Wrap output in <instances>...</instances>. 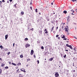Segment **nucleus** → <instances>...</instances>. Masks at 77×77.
<instances>
[{
  "instance_id": "393cba45",
  "label": "nucleus",
  "mask_w": 77,
  "mask_h": 77,
  "mask_svg": "<svg viewBox=\"0 0 77 77\" xmlns=\"http://www.w3.org/2000/svg\"><path fill=\"white\" fill-rule=\"evenodd\" d=\"M66 54H65L64 56H63V57H64V58H65V57H66Z\"/></svg>"
},
{
  "instance_id": "ddd939ff",
  "label": "nucleus",
  "mask_w": 77,
  "mask_h": 77,
  "mask_svg": "<svg viewBox=\"0 0 77 77\" xmlns=\"http://www.w3.org/2000/svg\"><path fill=\"white\" fill-rule=\"evenodd\" d=\"M20 57L21 58H23V55H21L20 56Z\"/></svg>"
},
{
  "instance_id": "412c9836",
  "label": "nucleus",
  "mask_w": 77,
  "mask_h": 77,
  "mask_svg": "<svg viewBox=\"0 0 77 77\" xmlns=\"http://www.w3.org/2000/svg\"><path fill=\"white\" fill-rule=\"evenodd\" d=\"M38 11V9H35V12H36V13H37V12H38V11Z\"/></svg>"
},
{
  "instance_id": "dca6fc26",
  "label": "nucleus",
  "mask_w": 77,
  "mask_h": 77,
  "mask_svg": "<svg viewBox=\"0 0 77 77\" xmlns=\"http://www.w3.org/2000/svg\"><path fill=\"white\" fill-rule=\"evenodd\" d=\"M5 65V64H3V63H2L1 65V66L2 67L3 66H4Z\"/></svg>"
},
{
  "instance_id": "8fccbe9b",
  "label": "nucleus",
  "mask_w": 77,
  "mask_h": 77,
  "mask_svg": "<svg viewBox=\"0 0 77 77\" xmlns=\"http://www.w3.org/2000/svg\"><path fill=\"white\" fill-rule=\"evenodd\" d=\"M12 1V0H10V2H11Z\"/></svg>"
},
{
  "instance_id": "2eb2a0df",
  "label": "nucleus",
  "mask_w": 77,
  "mask_h": 77,
  "mask_svg": "<svg viewBox=\"0 0 77 77\" xmlns=\"http://www.w3.org/2000/svg\"><path fill=\"white\" fill-rule=\"evenodd\" d=\"M27 40H28V38H26L25 39V41H27Z\"/></svg>"
},
{
  "instance_id": "c756f323",
  "label": "nucleus",
  "mask_w": 77,
  "mask_h": 77,
  "mask_svg": "<svg viewBox=\"0 0 77 77\" xmlns=\"http://www.w3.org/2000/svg\"><path fill=\"white\" fill-rule=\"evenodd\" d=\"M74 38H75V39H77V38H76L75 37V36H73Z\"/></svg>"
},
{
  "instance_id": "cd10ccee",
  "label": "nucleus",
  "mask_w": 77,
  "mask_h": 77,
  "mask_svg": "<svg viewBox=\"0 0 77 77\" xmlns=\"http://www.w3.org/2000/svg\"><path fill=\"white\" fill-rule=\"evenodd\" d=\"M41 49H44V47H43V46H42V47H41Z\"/></svg>"
},
{
  "instance_id": "a19ab883",
  "label": "nucleus",
  "mask_w": 77,
  "mask_h": 77,
  "mask_svg": "<svg viewBox=\"0 0 77 77\" xmlns=\"http://www.w3.org/2000/svg\"><path fill=\"white\" fill-rule=\"evenodd\" d=\"M34 58H36V56H35V55H34Z\"/></svg>"
},
{
  "instance_id": "0eeeda50",
  "label": "nucleus",
  "mask_w": 77,
  "mask_h": 77,
  "mask_svg": "<svg viewBox=\"0 0 77 77\" xmlns=\"http://www.w3.org/2000/svg\"><path fill=\"white\" fill-rule=\"evenodd\" d=\"M8 35H5V39L6 40L7 39V38H8Z\"/></svg>"
},
{
  "instance_id": "aec40b11",
  "label": "nucleus",
  "mask_w": 77,
  "mask_h": 77,
  "mask_svg": "<svg viewBox=\"0 0 77 77\" xmlns=\"http://www.w3.org/2000/svg\"><path fill=\"white\" fill-rule=\"evenodd\" d=\"M18 66H20V65H21V63H19L18 64Z\"/></svg>"
},
{
  "instance_id": "de8ad7c7",
  "label": "nucleus",
  "mask_w": 77,
  "mask_h": 77,
  "mask_svg": "<svg viewBox=\"0 0 77 77\" xmlns=\"http://www.w3.org/2000/svg\"><path fill=\"white\" fill-rule=\"evenodd\" d=\"M51 5H53V3L52 2V3H51Z\"/></svg>"
},
{
  "instance_id": "72a5a7b5",
  "label": "nucleus",
  "mask_w": 77,
  "mask_h": 77,
  "mask_svg": "<svg viewBox=\"0 0 77 77\" xmlns=\"http://www.w3.org/2000/svg\"><path fill=\"white\" fill-rule=\"evenodd\" d=\"M5 51H8V49H5Z\"/></svg>"
},
{
  "instance_id": "37998d69",
  "label": "nucleus",
  "mask_w": 77,
  "mask_h": 77,
  "mask_svg": "<svg viewBox=\"0 0 77 77\" xmlns=\"http://www.w3.org/2000/svg\"><path fill=\"white\" fill-rule=\"evenodd\" d=\"M30 5H32V2H31L30 3Z\"/></svg>"
},
{
  "instance_id": "f704fd0d",
  "label": "nucleus",
  "mask_w": 77,
  "mask_h": 77,
  "mask_svg": "<svg viewBox=\"0 0 77 77\" xmlns=\"http://www.w3.org/2000/svg\"><path fill=\"white\" fill-rule=\"evenodd\" d=\"M45 33H48V32L47 31H46L45 32Z\"/></svg>"
},
{
  "instance_id": "09e8293b",
  "label": "nucleus",
  "mask_w": 77,
  "mask_h": 77,
  "mask_svg": "<svg viewBox=\"0 0 77 77\" xmlns=\"http://www.w3.org/2000/svg\"><path fill=\"white\" fill-rule=\"evenodd\" d=\"M11 61H10V62H9V63L10 65H11Z\"/></svg>"
},
{
  "instance_id": "c85d7f7f",
  "label": "nucleus",
  "mask_w": 77,
  "mask_h": 77,
  "mask_svg": "<svg viewBox=\"0 0 77 77\" xmlns=\"http://www.w3.org/2000/svg\"><path fill=\"white\" fill-rule=\"evenodd\" d=\"M27 60L29 61V60H30V59L29 58H28L27 59Z\"/></svg>"
},
{
  "instance_id": "680f3d73",
  "label": "nucleus",
  "mask_w": 77,
  "mask_h": 77,
  "mask_svg": "<svg viewBox=\"0 0 77 77\" xmlns=\"http://www.w3.org/2000/svg\"><path fill=\"white\" fill-rule=\"evenodd\" d=\"M53 29H51V32H53Z\"/></svg>"
},
{
  "instance_id": "f8f14e48",
  "label": "nucleus",
  "mask_w": 77,
  "mask_h": 77,
  "mask_svg": "<svg viewBox=\"0 0 77 77\" xmlns=\"http://www.w3.org/2000/svg\"><path fill=\"white\" fill-rule=\"evenodd\" d=\"M70 46V45H68V44H66V46H67V47H69Z\"/></svg>"
},
{
  "instance_id": "bf43d9fd",
  "label": "nucleus",
  "mask_w": 77,
  "mask_h": 77,
  "mask_svg": "<svg viewBox=\"0 0 77 77\" xmlns=\"http://www.w3.org/2000/svg\"><path fill=\"white\" fill-rule=\"evenodd\" d=\"M57 29H58V27H57V29H56L57 30Z\"/></svg>"
},
{
  "instance_id": "f3484780",
  "label": "nucleus",
  "mask_w": 77,
  "mask_h": 77,
  "mask_svg": "<svg viewBox=\"0 0 77 77\" xmlns=\"http://www.w3.org/2000/svg\"><path fill=\"white\" fill-rule=\"evenodd\" d=\"M2 1H0V6H2Z\"/></svg>"
},
{
  "instance_id": "49530a36",
  "label": "nucleus",
  "mask_w": 77,
  "mask_h": 77,
  "mask_svg": "<svg viewBox=\"0 0 77 77\" xmlns=\"http://www.w3.org/2000/svg\"><path fill=\"white\" fill-rule=\"evenodd\" d=\"M65 50V51H68V50Z\"/></svg>"
},
{
  "instance_id": "4d7b16f0",
  "label": "nucleus",
  "mask_w": 77,
  "mask_h": 77,
  "mask_svg": "<svg viewBox=\"0 0 77 77\" xmlns=\"http://www.w3.org/2000/svg\"><path fill=\"white\" fill-rule=\"evenodd\" d=\"M7 3H9V1H7Z\"/></svg>"
},
{
  "instance_id": "052dcab7",
  "label": "nucleus",
  "mask_w": 77,
  "mask_h": 77,
  "mask_svg": "<svg viewBox=\"0 0 77 77\" xmlns=\"http://www.w3.org/2000/svg\"><path fill=\"white\" fill-rule=\"evenodd\" d=\"M67 43H68V42H69V41H67Z\"/></svg>"
},
{
  "instance_id": "6ab92c4d",
  "label": "nucleus",
  "mask_w": 77,
  "mask_h": 77,
  "mask_svg": "<svg viewBox=\"0 0 77 77\" xmlns=\"http://www.w3.org/2000/svg\"><path fill=\"white\" fill-rule=\"evenodd\" d=\"M62 38H65V35H63Z\"/></svg>"
},
{
  "instance_id": "4be33fe9",
  "label": "nucleus",
  "mask_w": 77,
  "mask_h": 77,
  "mask_svg": "<svg viewBox=\"0 0 77 77\" xmlns=\"http://www.w3.org/2000/svg\"><path fill=\"white\" fill-rule=\"evenodd\" d=\"M2 70L1 69H0V73H2Z\"/></svg>"
},
{
  "instance_id": "2f4dec72",
  "label": "nucleus",
  "mask_w": 77,
  "mask_h": 77,
  "mask_svg": "<svg viewBox=\"0 0 77 77\" xmlns=\"http://www.w3.org/2000/svg\"><path fill=\"white\" fill-rule=\"evenodd\" d=\"M73 72H75V70H73Z\"/></svg>"
},
{
  "instance_id": "f03ea898",
  "label": "nucleus",
  "mask_w": 77,
  "mask_h": 77,
  "mask_svg": "<svg viewBox=\"0 0 77 77\" xmlns=\"http://www.w3.org/2000/svg\"><path fill=\"white\" fill-rule=\"evenodd\" d=\"M59 74L57 72L55 74V76L56 77H57L59 76Z\"/></svg>"
},
{
  "instance_id": "a878e982",
  "label": "nucleus",
  "mask_w": 77,
  "mask_h": 77,
  "mask_svg": "<svg viewBox=\"0 0 77 77\" xmlns=\"http://www.w3.org/2000/svg\"><path fill=\"white\" fill-rule=\"evenodd\" d=\"M73 54H77V52H75L73 53Z\"/></svg>"
},
{
  "instance_id": "9b49d317",
  "label": "nucleus",
  "mask_w": 77,
  "mask_h": 77,
  "mask_svg": "<svg viewBox=\"0 0 77 77\" xmlns=\"http://www.w3.org/2000/svg\"><path fill=\"white\" fill-rule=\"evenodd\" d=\"M24 12H23V11H22V12H21V14L22 15H24Z\"/></svg>"
},
{
  "instance_id": "69168bd1",
  "label": "nucleus",
  "mask_w": 77,
  "mask_h": 77,
  "mask_svg": "<svg viewBox=\"0 0 77 77\" xmlns=\"http://www.w3.org/2000/svg\"><path fill=\"white\" fill-rule=\"evenodd\" d=\"M73 66H74V63H73Z\"/></svg>"
},
{
  "instance_id": "1a4fd4ad",
  "label": "nucleus",
  "mask_w": 77,
  "mask_h": 77,
  "mask_svg": "<svg viewBox=\"0 0 77 77\" xmlns=\"http://www.w3.org/2000/svg\"><path fill=\"white\" fill-rule=\"evenodd\" d=\"M12 65H14V66H16V65L14 63H11Z\"/></svg>"
},
{
  "instance_id": "6e6552de",
  "label": "nucleus",
  "mask_w": 77,
  "mask_h": 77,
  "mask_svg": "<svg viewBox=\"0 0 77 77\" xmlns=\"http://www.w3.org/2000/svg\"><path fill=\"white\" fill-rule=\"evenodd\" d=\"M69 48L71 49H72V46H71V45H70V46H69Z\"/></svg>"
},
{
  "instance_id": "473e14b6",
  "label": "nucleus",
  "mask_w": 77,
  "mask_h": 77,
  "mask_svg": "<svg viewBox=\"0 0 77 77\" xmlns=\"http://www.w3.org/2000/svg\"><path fill=\"white\" fill-rule=\"evenodd\" d=\"M9 54H10V52H9L8 53V55H9Z\"/></svg>"
},
{
  "instance_id": "423d86ee",
  "label": "nucleus",
  "mask_w": 77,
  "mask_h": 77,
  "mask_svg": "<svg viewBox=\"0 0 77 77\" xmlns=\"http://www.w3.org/2000/svg\"><path fill=\"white\" fill-rule=\"evenodd\" d=\"M53 60V58L52 57V58L49 59V61H51V60Z\"/></svg>"
},
{
  "instance_id": "a18cd8bd",
  "label": "nucleus",
  "mask_w": 77,
  "mask_h": 77,
  "mask_svg": "<svg viewBox=\"0 0 77 77\" xmlns=\"http://www.w3.org/2000/svg\"><path fill=\"white\" fill-rule=\"evenodd\" d=\"M13 46L14 47V45H15V43H14L13 44Z\"/></svg>"
},
{
  "instance_id": "864d4df0",
  "label": "nucleus",
  "mask_w": 77,
  "mask_h": 77,
  "mask_svg": "<svg viewBox=\"0 0 77 77\" xmlns=\"http://www.w3.org/2000/svg\"><path fill=\"white\" fill-rule=\"evenodd\" d=\"M56 23H57V20H56Z\"/></svg>"
},
{
  "instance_id": "5701e85b",
  "label": "nucleus",
  "mask_w": 77,
  "mask_h": 77,
  "mask_svg": "<svg viewBox=\"0 0 77 77\" xmlns=\"http://www.w3.org/2000/svg\"><path fill=\"white\" fill-rule=\"evenodd\" d=\"M5 69H8V66H6L5 67Z\"/></svg>"
},
{
  "instance_id": "58836bf2",
  "label": "nucleus",
  "mask_w": 77,
  "mask_h": 77,
  "mask_svg": "<svg viewBox=\"0 0 77 77\" xmlns=\"http://www.w3.org/2000/svg\"><path fill=\"white\" fill-rule=\"evenodd\" d=\"M2 2H5V0H2Z\"/></svg>"
},
{
  "instance_id": "774afa93",
  "label": "nucleus",
  "mask_w": 77,
  "mask_h": 77,
  "mask_svg": "<svg viewBox=\"0 0 77 77\" xmlns=\"http://www.w3.org/2000/svg\"><path fill=\"white\" fill-rule=\"evenodd\" d=\"M0 60H2V58H0Z\"/></svg>"
},
{
  "instance_id": "c9c22d12",
  "label": "nucleus",
  "mask_w": 77,
  "mask_h": 77,
  "mask_svg": "<svg viewBox=\"0 0 77 77\" xmlns=\"http://www.w3.org/2000/svg\"><path fill=\"white\" fill-rule=\"evenodd\" d=\"M16 5H17V4H16L14 5V6H15V7H16Z\"/></svg>"
},
{
  "instance_id": "9d476101",
  "label": "nucleus",
  "mask_w": 77,
  "mask_h": 77,
  "mask_svg": "<svg viewBox=\"0 0 77 77\" xmlns=\"http://www.w3.org/2000/svg\"><path fill=\"white\" fill-rule=\"evenodd\" d=\"M63 12L64 14H66V13H67V11H63Z\"/></svg>"
},
{
  "instance_id": "13d9d810",
  "label": "nucleus",
  "mask_w": 77,
  "mask_h": 77,
  "mask_svg": "<svg viewBox=\"0 0 77 77\" xmlns=\"http://www.w3.org/2000/svg\"><path fill=\"white\" fill-rule=\"evenodd\" d=\"M53 32H54V33H56V32H55V31H54Z\"/></svg>"
},
{
  "instance_id": "b1692460",
  "label": "nucleus",
  "mask_w": 77,
  "mask_h": 77,
  "mask_svg": "<svg viewBox=\"0 0 77 77\" xmlns=\"http://www.w3.org/2000/svg\"><path fill=\"white\" fill-rule=\"evenodd\" d=\"M20 70H21V71H23V72H24V71H25V70H22V69H20Z\"/></svg>"
},
{
  "instance_id": "0e129e2a",
  "label": "nucleus",
  "mask_w": 77,
  "mask_h": 77,
  "mask_svg": "<svg viewBox=\"0 0 77 77\" xmlns=\"http://www.w3.org/2000/svg\"><path fill=\"white\" fill-rule=\"evenodd\" d=\"M72 12H73V13H74V11H73Z\"/></svg>"
},
{
  "instance_id": "3c124183",
  "label": "nucleus",
  "mask_w": 77,
  "mask_h": 77,
  "mask_svg": "<svg viewBox=\"0 0 77 77\" xmlns=\"http://www.w3.org/2000/svg\"><path fill=\"white\" fill-rule=\"evenodd\" d=\"M58 39H60V37H58Z\"/></svg>"
},
{
  "instance_id": "338daca9",
  "label": "nucleus",
  "mask_w": 77,
  "mask_h": 77,
  "mask_svg": "<svg viewBox=\"0 0 77 77\" xmlns=\"http://www.w3.org/2000/svg\"><path fill=\"white\" fill-rule=\"evenodd\" d=\"M74 50H75V48H74Z\"/></svg>"
},
{
  "instance_id": "7ed1b4c3",
  "label": "nucleus",
  "mask_w": 77,
  "mask_h": 77,
  "mask_svg": "<svg viewBox=\"0 0 77 77\" xmlns=\"http://www.w3.org/2000/svg\"><path fill=\"white\" fill-rule=\"evenodd\" d=\"M67 28H65V32H68V26H67Z\"/></svg>"
},
{
  "instance_id": "603ef678",
  "label": "nucleus",
  "mask_w": 77,
  "mask_h": 77,
  "mask_svg": "<svg viewBox=\"0 0 77 77\" xmlns=\"http://www.w3.org/2000/svg\"><path fill=\"white\" fill-rule=\"evenodd\" d=\"M19 71V69H18L17 70V72H18V71Z\"/></svg>"
},
{
  "instance_id": "39448f33",
  "label": "nucleus",
  "mask_w": 77,
  "mask_h": 77,
  "mask_svg": "<svg viewBox=\"0 0 77 77\" xmlns=\"http://www.w3.org/2000/svg\"><path fill=\"white\" fill-rule=\"evenodd\" d=\"M69 17H68L67 19V22H69Z\"/></svg>"
},
{
  "instance_id": "7c9ffc66",
  "label": "nucleus",
  "mask_w": 77,
  "mask_h": 77,
  "mask_svg": "<svg viewBox=\"0 0 77 77\" xmlns=\"http://www.w3.org/2000/svg\"><path fill=\"white\" fill-rule=\"evenodd\" d=\"M58 36H59V35H56V38H57Z\"/></svg>"
},
{
  "instance_id": "a211bd4d",
  "label": "nucleus",
  "mask_w": 77,
  "mask_h": 77,
  "mask_svg": "<svg viewBox=\"0 0 77 77\" xmlns=\"http://www.w3.org/2000/svg\"><path fill=\"white\" fill-rule=\"evenodd\" d=\"M37 62L38 63H37L38 64H39V61L38 60L37 61Z\"/></svg>"
},
{
  "instance_id": "5fc2aeb1",
  "label": "nucleus",
  "mask_w": 77,
  "mask_h": 77,
  "mask_svg": "<svg viewBox=\"0 0 77 77\" xmlns=\"http://www.w3.org/2000/svg\"><path fill=\"white\" fill-rule=\"evenodd\" d=\"M75 11L77 12V9L75 10Z\"/></svg>"
},
{
  "instance_id": "c03bdc74",
  "label": "nucleus",
  "mask_w": 77,
  "mask_h": 77,
  "mask_svg": "<svg viewBox=\"0 0 77 77\" xmlns=\"http://www.w3.org/2000/svg\"><path fill=\"white\" fill-rule=\"evenodd\" d=\"M45 32H46L47 31V29H45Z\"/></svg>"
},
{
  "instance_id": "4468645a",
  "label": "nucleus",
  "mask_w": 77,
  "mask_h": 77,
  "mask_svg": "<svg viewBox=\"0 0 77 77\" xmlns=\"http://www.w3.org/2000/svg\"><path fill=\"white\" fill-rule=\"evenodd\" d=\"M19 77H23V76H21V74H20L19 75Z\"/></svg>"
},
{
  "instance_id": "f257e3e1",
  "label": "nucleus",
  "mask_w": 77,
  "mask_h": 77,
  "mask_svg": "<svg viewBox=\"0 0 77 77\" xmlns=\"http://www.w3.org/2000/svg\"><path fill=\"white\" fill-rule=\"evenodd\" d=\"M30 44H26L25 45V47L26 48H27L28 47H30Z\"/></svg>"
},
{
  "instance_id": "20e7f679",
  "label": "nucleus",
  "mask_w": 77,
  "mask_h": 77,
  "mask_svg": "<svg viewBox=\"0 0 77 77\" xmlns=\"http://www.w3.org/2000/svg\"><path fill=\"white\" fill-rule=\"evenodd\" d=\"M33 50H32L30 54L31 55H33Z\"/></svg>"
},
{
  "instance_id": "e433bc0d",
  "label": "nucleus",
  "mask_w": 77,
  "mask_h": 77,
  "mask_svg": "<svg viewBox=\"0 0 77 77\" xmlns=\"http://www.w3.org/2000/svg\"><path fill=\"white\" fill-rule=\"evenodd\" d=\"M53 29H54V26H53V27H52L51 29H52V30H53Z\"/></svg>"
},
{
  "instance_id": "79ce46f5",
  "label": "nucleus",
  "mask_w": 77,
  "mask_h": 77,
  "mask_svg": "<svg viewBox=\"0 0 77 77\" xmlns=\"http://www.w3.org/2000/svg\"><path fill=\"white\" fill-rule=\"evenodd\" d=\"M66 39H66V38H65L63 39L64 40H66Z\"/></svg>"
},
{
  "instance_id": "e2e57ef3",
  "label": "nucleus",
  "mask_w": 77,
  "mask_h": 77,
  "mask_svg": "<svg viewBox=\"0 0 77 77\" xmlns=\"http://www.w3.org/2000/svg\"><path fill=\"white\" fill-rule=\"evenodd\" d=\"M73 24H76V23H74Z\"/></svg>"
},
{
  "instance_id": "6e6d98bb",
  "label": "nucleus",
  "mask_w": 77,
  "mask_h": 77,
  "mask_svg": "<svg viewBox=\"0 0 77 77\" xmlns=\"http://www.w3.org/2000/svg\"><path fill=\"white\" fill-rule=\"evenodd\" d=\"M72 1L73 2H75V0H72Z\"/></svg>"
},
{
  "instance_id": "4c0bfd02",
  "label": "nucleus",
  "mask_w": 77,
  "mask_h": 77,
  "mask_svg": "<svg viewBox=\"0 0 77 77\" xmlns=\"http://www.w3.org/2000/svg\"><path fill=\"white\" fill-rule=\"evenodd\" d=\"M30 8L31 10H32V7H30Z\"/></svg>"
},
{
  "instance_id": "bb28decb",
  "label": "nucleus",
  "mask_w": 77,
  "mask_h": 77,
  "mask_svg": "<svg viewBox=\"0 0 77 77\" xmlns=\"http://www.w3.org/2000/svg\"><path fill=\"white\" fill-rule=\"evenodd\" d=\"M0 48H3V46H2V45H1L0 46Z\"/></svg>"
},
{
  "instance_id": "ea45409f",
  "label": "nucleus",
  "mask_w": 77,
  "mask_h": 77,
  "mask_svg": "<svg viewBox=\"0 0 77 77\" xmlns=\"http://www.w3.org/2000/svg\"><path fill=\"white\" fill-rule=\"evenodd\" d=\"M31 30H33V28H32V29H31Z\"/></svg>"
}]
</instances>
